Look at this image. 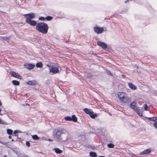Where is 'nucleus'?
I'll return each mask as SVG.
<instances>
[{"label":"nucleus","mask_w":157,"mask_h":157,"mask_svg":"<svg viewBox=\"0 0 157 157\" xmlns=\"http://www.w3.org/2000/svg\"><path fill=\"white\" fill-rule=\"evenodd\" d=\"M53 136L55 140L60 142H65L72 140V137L68 132L64 129L61 128L53 132Z\"/></svg>","instance_id":"nucleus-1"},{"label":"nucleus","mask_w":157,"mask_h":157,"mask_svg":"<svg viewBox=\"0 0 157 157\" xmlns=\"http://www.w3.org/2000/svg\"><path fill=\"white\" fill-rule=\"evenodd\" d=\"M37 30L43 34H46L48 29V25L44 22H38L36 26Z\"/></svg>","instance_id":"nucleus-2"},{"label":"nucleus","mask_w":157,"mask_h":157,"mask_svg":"<svg viewBox=\"0 0 157 157\" xmlns=\"http://www.w3.org/2000/svg\"><path fill=\"white\" fill-rule=\"evenodd\" d=\"M136 102L133 101L130 104V107L135 111L139 116H141L142 115V113L140 112L139 107L136 106Z\"/></svg>","instance_id":"nucleus-3"},{"label":"nucleus","mask_w":157,"mask_h":157,"mask_svg":"<svg viewBox=\"0 0 157 157\" xmlns=\"http://www.w3.org/2000/svg\"><path fill=\"white\" fill-rule=\"evenodd\" d=\"M48 66L50 67V72L52 73L53 74H55L58 73L59 70L58 68L57 67H51L48 65Z\"/></svg>","instance_id":"nucleus-4"},{"label":"nucleus","mask_w":157,"mask_h":157,"mask_svg":"<svg viewBox=\"0 0 157 157\" xmlns=\"http://www.w3.org/2000/svg\"><path fill=\"white\" fill-rule=\"evenodd\" d=\"M94 32L97 34H101L103 32L104 29L103 27L96 26L94 28Z\"/></svg>","instance_id":"nucleus-5"},{"label":"nucleus","mask_w":157,"mask_h":157,"mask_svg":"<svg viewBox=\"0 0 157 157\" xmlns=\"http://www.w3.org/2000/svg\"><path fill=\"white\" fill-rule=\"evenodd\" d=\"M26 21L28 23L32 26H36V25L37 24V23L36 21L32 20L31 19H28V18H27V19H26Z\"/></svg>","instance_id":"nucleus-6"},{"label":"nucleus","mask_w":157,"mask_h":157,"mask_svg":"<svg viewBox=\"0 0 157 157\" xmlns=\"http://www.w3.org/2000/svg\"><path fill=\"white\" fill-rule=\"evenodd\" d=\"M25 67L29 70H31L33 69L35 67L34 64L31 63H25L24 64Z\"/></svg>","instance_id":"nucleus-7"},{"label":"nucleus","mask_w":157,"mask_h":157,"mask_svg":"<svg viewBox=\"0 0 157 157\" xmlns=\"http://www.w3.org/2000/svg\"><path fill=\"white\" fill-rule=\"evenodd\" d=\"M127 104H129L130 102V99L127 96H125L121 101Z\"/></svg>","instance_id":"nucleus-8"},{"label":"nucleus","mask_w":157,"mask_h":157,"mask_svg":"<svg viewBox=\"0 0 157 157\" xmlns=\"http://www.w3.org/2000/svg\"><path fill=\"white\" fill-rule=\"evenodd\" d=\"M24 15L26 18V19H27V18H28V19H30L34 18L35 16V14L33 13H31L29 14H25Z\"/></svg>","instance_id":"nucleus-9"},{"label":"nucleus","mask_w":157,"mask_h":157,"mask_svg":"<svg viewBox=\"0 0 157 157\" xmlns=\"http://www.w3.org/2000/svg\"><path fill=\"white\" fill-rule=\"evenodd\" d=\"M97 44L98 45L101 47L103 49H105L107 48V44L103 42L98 41L97 42Z\"/></svg>","instance_id":"nucleus-10"},{"label":"nucleus","mask_w":157,"mask_h":157,"mask_svg":"<svg viewBox=\"0 0 157 157\" xmlns=\"http://www.w3.org/2000/svg\"><path fill=\"white\" fill-rule=\"evenodd\" d=\"M117 96L118 98L121 101L124 98V97H125L124 96V94L123 92L118 93Z\"/></svg>","instance_id":"nucleus-11"},{"label":"nucleus","mask_w":157,"mask_h":157,"mask_svg":"<svg viewBox=\"0 0 157 157\" xmlns=\"http://www.w3.org/2000/svg\"><path fill=\"white\" fill-rule=\"evenodd\" d=\"M83 110L86 113L90 115L91 114V113H94L92 110L90 109L85 108Z\"/></svg>","instance_id":"nucleus-12"},{"label":"nucleus","mask_w":157,"mask_h":157,"mask_svg":"<svg viewBox=\"0 0 157 157\" xmlns=\"http://www.w3.org/2000/svg\"><path fill=\"white\" fill-rule=\"evenodd\" d=\"M151 150L150 149H147L144 150L143 151L141 152L140 154H147L151 152Z\"/></svg>","instance_id":"nucleus-13"},{"label":"nucleus","mask_w":157,"mask_h":157,"mask_svg":"<svg viewBox=\"0 0 157 157\" xmlns=\"http://www.w3.org/2000/svg\"><path fill=\"white\" fill-rule=\"evenodd\" d=\"M128 86L132 90H136V86L133 84L132 83L128 82Z\"/></svg>","instance_id":"nucleus-14"},{"label":"nucleus","mask_w":157,"mask_h":157,"mask_svg":"<svg viewBox=\"0 0 157 157\" xmlns=\"http://www.w3.org/2000/svg\"><path fill=\"white\" fill-rule=\"evenodd\" d=\"M11 75L13 77L18 78H20V75L18 73L14 71H12L11 72Z\"/></svg>","instance_id":"nucleus-15"},{"label":"nucleus","mask_w":157,"mask_h":157,"mask_svg":"<svg viewBox=\"0 0 157 157\" xmlns=\"http://www.w3.org/2000/svg\"><path fill=\"white\" fill-rule=\"evenodd\" d=\"M36 83V81L35 80H32L29 81L27 84L30 85H34Z\"/></svg>","instance_id":"nucleus-16"},{"label":"nucleus","mask_w":157,"mask_h":157,"mask_svg":"<svg viewBox=\"0 0 157 157\" xmlns=\"http://www.w3.org/2000/svg\"><path fill=\"white\" fill-rule=\"evenodd\" d=\"M54 150L56 152L57 154H60L62 152V151L61 150L57 148H54Z\"/></svg>","instance_id":"nucleus-17"},{"label":"nucleus","mask_w":157,"mask_h":157,"mask_svg":"<svg viewBox=\"0 0 157 157\" xmlns=\"http://www.w3.org/2000/svg\"><path fill=\"white\" fill-rule=\"evenodd\" d=\"M90 155L92 157H96L97 156L96 153L93 152H90Z\"/></svg>","instance_id":"nucleus-18"},{"label":"nucleus","mask_w":157,"mask_h":157,"mask_svg":"<svg viewBox=\"0 0 157 157\" xmlns=\"http://www.w3.org/2000/svg\"><path fill=\"white\" fill-rule=\"evenodd\" d=\"M36 66L37 67L41 68L43 67V64L41 62H39L36 63Z\"/></svg>","instance_id":"nucleus-19"},{"label":"nucleus","mask_w":157,"mask_h":157,"mask_svg":"<svg viewBox=\"0 0 157 157\" xmlns=\"http://www.w3.org/2000/svg\"><path fill=\"white\" fill-rule=\"evenodd\" d=\"M147 118L150 120L151 121H155L157 120V118L156 117H146Z\"/></svg>","instance_id":"nucleus-20"},{"label":"nucleus","mask_w":157,"mask_h":157,"mask_svg":"<svg viewBox=\"0 0 157 157\" xmlns=\"http://www.w3.org/2000/svg\"><path fill=\"white\" fill-rule=\"evenodd\" d=\"M12 83L14 85L18 86L19 85V82L16 80H13Z\"/></svg>","instance_id":"nucleus-21"},{"label":"nucleus","mask_w":157,"mask_h":157,"mask_svg":"<svg viewBox=\"0 0 157 157\" xmlns=\"http://www.w3.org/2000/svg\"><path fill=\"white\" fill-rule=\"evenodd\" d=\"M71 121L76 122L77 121V118L75 115H73L71 117Z\"/></svg>","instance_id":"nucleus-22"},{"label":"nucleus","mask_w":157,"mask_h":157,"mask_svg":"<svg viewBox=\"0 0 157 157\" xmlns=\"http://www.w3.org/2000/svg\"><path fill=\"white\" fill-rule=\"evenodd\" d=\"M13 130L10 129H8L7 130V132L9 135H12L13 133Z\"/></svg>","instance_id":"nucleus-23"},{"label":"nucleus","mask_w":157,"mask_h":157,"mask_svg":"<svg viewBox=\"0 0 157 157\" xmlns=\"http://www.w3.org/2000/svg\"><path fill=\"white\" fill-rule=\"evenodd\" d=\"M10 36L9 37H0V39L1 40H8L10 39Z\"/></svg>","instance_id":"nucleus-24"},{"label":"nucleus","mask_w":157,"mask_h":157,"mask_svg":"<svg viewBox=\"0 0 157 157\" xmlns=\"http://www.w3.org/2000/svg\"><path fill=\"white\" fill-rule=\"evenodd\" d=\"M32 137L33 139L35 140H38L39 139V137L36 135H33Z\"/></svg>","instance_id":"nucleus-25"},{"label":"nucleus","mask_w":157,"mask_h":157,"mask_svg":"<svg viewBox=\"0 0 157 157\" xmlns=\"http://www.w3.org/2000/svg\"><path fill=\"white\" fill-rule=\"evenodd\" d=\"M91 113V114L90 115V116L91 118L94 119L96 117H97V115L96 114H94V113Z\"/></svg>","instance_id":"nucleus-26"},{"label":"nucleus","mask_w":157,"mask_h":157,"mask_svg":"<svg viewBox=\"0 0 157 157\" xmlns=\"http://www.w3.org/2000/svg\"><path fill=\"white\" fill-rule=\"evenodd\" d=\"M53 18V17L51 16H48L45 17V20L47 21H49L52 20Z\"/></svg>","instance_id":"nucleus-27"},{"label":"nucleus","mask_w":157,"mask_h":157,"mask_svg":"<svg viewBox=\"0 0 157 157\" xmlns=\"http://www.w3.org/2000/svg\"><path fill=\"white\" fill-rule=\"evenodd\" d=\"M21 131H20L19 130H15L14 131L13 134L14 135V136H16V134L17 133H21Z\"/></svg>","instance_id":"nucleus-28"},{"label":"nucleus","mask_w":157,"mask_h":157,"mask_svg":"<svg viewBox=\"0 0 157 157\" xmlns=\"http://www.w3.org/2000/svg\"><path fill=\"white\" fill-rule=\"evenodd\" d=\"M65 119L66 121H71V117H65Z\"/></svg>","instance_id":"nucleus-29"},{"label":"nucleus","mask_w":157,"mask_h":157,"mask_svg":"<svg viewBox=\"0 0 157 157\" xmlns=\"http://www.w3.org/2000/svg\"><path fill=\"white\" fill-rule=\"evenodd\" d=\"M107 146L110 148H112L114 147V145L111 144L110 143L107 144Z\"/></svg>","instance_id":"nucleus-30"},{"label":"nucleus","mask_w":157,"mask_h":157,"mask_svg":"<svg viewBox=\"0 0 157 157\" xmlns=\"http://www.w3.org/2000/svg\"><path fill=\"white\" fill-rule=\"evenodd\" d=\"M106 72L107 73L108 75H109L111 76H112V73H111L110 71H109L108 70H106Z\"/></svg>","instance_id":"nucleus-31"},{"label":"nucleus","mask_w":157,"mask_h":157,"mask_svg":"<svg viewBox=\"0 0 157 157\" xmlns=\"http://www.w3.org/2000/svg\"><path fill=\"white\" fill-rule=\"evenodd\" d=\"M39 20L41 21H44L45 20V17H41L39 18Z\"/></svg>","instance_id":"nucleus-32"},{"label":"nucleus","mask_w":157,"mask_h":157,"mask_svg":"<svg viewBox=\"0 0 157 157\" xmlns=\"http://www.w3.org/2000/svg\"><path fill=\"white\" fill-rule=\"evenodd\" d=\"M154 126L157 129V120L155 121L154 124Z\"/></svg>","instance_id":"nucleus-33"},{"label":"nucleus","mask_w":157,"mask_h":157,"mask_svg":"<svg viewBox=\"0 0 157 157\" xmlns=\"http://www.w3.org/2000/svg\"><path fill=\"white\" fill-rule=\"evenodd\" d=\"M144 110H145L147 111V110L148 106L146 104H145L144 105Z\"/></svg>","instance_id":"nucleus-34"},{"label":"nucleus","mask_w":157,"mask_h":157,"mask_svg":"<svg viewBox=\"0 0 157 157\" xmlns=\"http://www.w3.org/2000/svg\"><path fill=\"white\" fill-rule=\"evenodd\" d=\"M26 145L28 147H29L30 146V143L28 141L26 143Z\"/></svg>","instance_id":"nucleus-35"},{"label":"nucleus","mask_w":157,"mask_h":157,"mask_svg":"<svg viewBox=\"0 0 157 157\" xmlns=\"http://www.w3.org/2000/svg\"><path fill=\"white\" fill-rule=\"evenodd\" d=\"M4 123V122L2 120V119L0 118V124H3Z\"/></svg>","instance_id":"nucleus-36"},{"label":"nucleus","mask_w":157,"mask_h":157,"mask_svg":"<svg viewBox=\"0 0 157 157\" xmlns=\"http://www.w3.org/2000/svg\"><path fill=\"white\" fill-rule=\"evenodd\" d=\"M129 0H126L124 1V2L125 3H126L127 2H129Z\"/></svg>","instance_id":"nucleus-37"},{"label":"nucleus","mask_w":157,"mask_h":157,"mask_svg":"<svg viewBox=\"0 0 157 157\" xmlns=\"http://www.w3.org/2000/svg\"><path fill=\"white\" fill-rule=\"evenodd\" d=\"M48 140L49 141H50L51 142H52L53 140H52L51 139H48Z\"/></svg>","instance_id":"nucleus-38"},{"label":"nucleus","mask_w":157,"mask_h":157,"mask_svg":"<svg viewBox=\"0 0 157 157\" xmlns=\"http://www.w3.org/2000/svg\"><path fill=\"white\" fill-rule=\"evenodd\" d=\"M121 76H122V77H124V78H125V75H124V74H122V75H121Z\"/></svg>","instance_id":"nucleus-39"},{"label":"nucleus","mask_w":157,"mask_h":157,"mask_svg":"<svg viewBox=\"0 0 157 157\" xmlns=\"http://www.w3.org/2000/svg\"><path fill=\"white\" fill-rule=\"evenodd\" d=\"M8 138H9V139H11V138H12V136H11L10 135V136H9Z\"/></svg>","instance_id":"nucleus-40"},{"label":"nucleus","mask_w":157,"mask_h":157,"mask_svg":"<svg viewBox=\"0 0 157 157\" xmlns=\"http://www.w3.org/2000/svg\"><path fill=\"white\" fill-rule=\"evenodd\" d=\"M155 94L157 96V91L155 92Z\"/></svg>","instance_id":"nucleus-41"},{"label":"nucleus","mask_w":157,"mask_h":157,"mask_svg":"<svg viewBox=\"0 0 157 157\" xmlns=\"http://www.w3.org/2000/svg\"><path fill=\"white\" fill-rule=\"evenodd\" d=\"M25 105H29V104L28 103H26Z\"/></svg>","instance_id":"nucleus-42"},{"label":"nucleus","mask_w":157,"mask_h":157,"mask_svg":"<svg viewBox=\"0 0 157 157\" xmlns=\"http://www.w3.org/2000/svg\"><path fill=\"white\" fill-rule=\"evenodd\" d=\"M2 111V109L1 108H0V112L1 111Z\"/></svg>","instance_id":"nucleus-43"},{"label":"nucleus","mask_w":157,"mask_h":157,"mask_svg":"<svg viewBox=\"0 0 157 157\" xmlns=\"http://www.w3.org/2000/svg\"><path fill=\"white\" fill-rule=\"evenodd\" d=\"M99 157H105L103 156H99Z\"/></svg>","instance_id":"nucleus-44"},{"label":"nucleus","mask_w":157,"mask_h":157,"mask_svg":"<svg viewBox=\"0 0 157 157\" xmlns=\"http://www.w3.org/2000/svg\"><path fill=\"white\" fill-rule=\"evenodd\" d=\"M12 141H14V140H13V139H12L11 140Z\"/></svg>","instance_id":"nucleus-45"},{"label":"nucleus","mask_w":157,"mask_h":157,"mask_svg":"<svg viewBox=\"0 0 157 157\" xmlns=\"http://www.w3.org/2000/svg\"><path fill=\"white\" fill-rule=\"evenodd\" d=\"M6 156H7L6 155H4V157H6Z\"/></svg>","instance_id":"nucleus-46"}]
</instances>
